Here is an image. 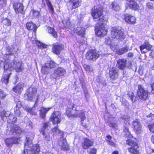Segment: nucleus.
Instances as JSON below:
<instances>
[{
  "instance_id": "1",
  "label": "nucleus",
  "mask_w": 154,
  "mask_h": 154,
  "mask_svg": "<svg viewBox=\"0 0 154 154\" xmlns=\"http://www.w3.org/2000/svg\"><path fill=\"white\" fill-rule=\"evenodd\" d=\"M91 15L94 19H97L100 23H105L108 21L106 16L103 15V10L100 8H96L95 6L91 10Z\"/></svg>"
},
{
  "instance_id": "2",
  "label": "nucleus",
  "mask_w": 154,
  "mask_h": 154,
  "mask_svg": "<svg viewBox=\"0 0 154 154\" xmlns=\"http://www.w3.org/2000/svg\"><path fill=\"white\" fill-rule=\"evenodd\" d=\"M97 23L95 27V32L97 37L102 38L106 35L108 31V28L104 23Z\"/></svg>"
},
{
  "instance_id": "3",
  "label": "nucleus",
  "mask_w": 154,
  "mask_h": 154,
  "mask_svg": "<svg viewBox=\"0 0 154 154\" xmlns=\"http://www.w3.org/2000/svg\"><path fill=\"white\" fill-rule=\"evenodd\" d=\"M110 36L112 38L116 39L119 42L122 41L125 38L124 32L116 27H113L112 28Z\"/></svg>"
},
{
  "instance_id": "4",
  "label": "nucleus",
  "mask_w": 154,
  "mask_h": 154,
  "mask_svg": "<svg viewBox=\"0 0 154 154\" xmlns=\"http://www.w3.org/2000/svg\"><path fill=\"white\" fill-rule=\"evenodd\" d=\"M27 100L35 102L34 106L37 105L39 95L36 94L37 89L34 86H31L27 90Z\"/></svg>"
},
{
  "instance_id": "5",
  "label": "nucleus",
  "mask_w": 154,
  "mask_h": 154,
  "mask_svg": "<svg viewBox=\"0 0 154 154\" xmlns=\"http://www.w3.org/2000/svg\"><path fill=\"white\" fill-rule=\"evenodd\" d=\"M8 128L7 132L10 135L15 134L20 135L23 132V130L17 125H11L10 127H8Z\"/></svg>"
},
{
  "instance_id": "6",
  "label": "nucleus",
  "mask_w": 154,
  "mask_h": 154,
  "mask_svg": "<svg viewBox=\"0 0 154 154\" xmlns=\"http://www.w3.org/2000/svg\"><path fill=\"white\" fill-rule=\"evenodd\" d=\"M82 2V0H69L66 3L67 9L72 11L78 8L81 6Z\"/></svg>"
},
{
  "instance_id": "7",
  "label": "nucleus",
  "mask_w": 154,
  "mask_h": 154,
  "mask_svg": "<svg viewBox=\"0 0 154 154\" xmlns=\"http://www.w3.org/2000/svg\"><path fill=\"white\" fill-rule=\"evenodd\" d=\"M137 95L139 98L143 100H146L148 97V91L141 85L138 86Z\"/></svg>"
},
{
  "instance_id": "8",
  "label": "nucleus",
  "mask_w": 154,
  "mask_h": 154,
  "mask_svg": "<svg viewBox=\"0 0 154 154\" xmlns=\"http://www.w3.org/2000/svg\"><path fill=\"white\" fill-rule=\"evenodd\" d=\"M99 54L95 49H90L86 53V58L88 60L95 61L99 57Z\"/></svg>"
},
{
  "instance_id": "9",
  "label": "nucleus",
  "mask_w": 154,
  "mask_h": 154,
  "mask_svg": "<svg viewBox=\"0 0 154 154\" xmlns=\"http://www.w3.org/2000/svg\"><path fill=\"white\" fill-rule=\"evenodd\" d=\"M52 52L57 55H60L61 51L64 49V45L61 44L56 43L52 44Z\"/></svg>"
},
{
  "instance_id": "10",
  "label": "nucleus",
  "mask_w": 154,
  "mask_h": 154,
  "mask_svg": "<svg viewBox=\"0 0 154 154\" xmlns=\"http://www.w3.org/2000/svg\"><path fill=\"white\" fill-rule=\"evenodd\" d=\"M5 73L1 79L2 82L6 84L8 83L9 79L11 74V68H4Z\"/></svg>"
},
{
  "instance_id": "11",
  "label": "nucleus",
  "mask_w": 154,
  "mask_h": 154,
  "mask_svg": "<svg viewBox=\"0 0 154 154\" xmlns=\"http://www.w3.org/2000/svg\"><path fill=\"white\" fill-rule=\"evenodd\" d=\"M13 8L16 14H24V6L22 3L18 2H14L13 4Z\"/></svg>"
},
{
  "instance_id": "12",
  "label": "nucleus",
  "mask_w": 154,
  "mask_h": 154,
  "mask_svg": "<svg viewBox=\"0 0 154 154\" xmlns=\"http://www.w3.org/2000/svg\"><path fill=\"white\" fill-rule=\"evenodd\" d=\"M51 119L54 124L59 123L61 121V113L58 111L54 112L52 114Z\"/></svg>"
},
{
  "instance_id": "13",
  "label": "nucleus",
  "mask_w": 154,
  "mask_h": 154,
  "mask_svg": "<svg viewBox=\"0 0 154 154\" xmlns=\"http://www.w3.org/2000/svg\"><path fill=\"white\" fill-rule=\"evenodd\" d=\"M124 17V20L128 23L131 25H134L136 23V18L130 14H125Z\"/></svg>"
},
{
  "instance_id": "14",
  "label": "nucleus",
  "mask_w": 154,
  "mask_h": 154,
  "mask_svg": "<svg viewBox=\"0 0 154 154\" xmlns=\"http://www.w3.org/2000/svg\"><path fill=\"white\" fill-rule=\"evenodd\" d=\"M74 32L81 38L85 37L86 29L84 27L82 26H78L74 30Z\"/></svg>"
},
{
  "instance_id": "15",
  "label": "nucleus",
  "mask_w": 154,
  "mask_h": 154,
  "mask_svg": "<svg viewBox=\"0 0 154 154\" xmlns=\"http://www.w3.org/2000/svg\"><path fill=\"white\" fill-rule=\"evenodd\" d=\"M128 2L129 3L128 4V7L134 11L139 10L140 8V6L139 4L135 1L137 0H125Z\"/></svg>"
},
{
  "instance_id": "16",
  "label": "nucleus",
  "mask_w": 154,
  "mask_h": 154,
  "mask_svg": "<svg viewBox=\"0 0 154 154\" xmlns=\"http://www.w3.org/2000/svg\"><path fill=\"white\" fill-rule=\"evenodd\" d=\"M26 28L28 30L32 31L34 33H36L37 29L36 25L32 21L28 22L26 23Z\"/></svg>"
},
{
  "instance_id": "17",
  "label": "nucleus",
  "mask_w": 154,
  "mask_h": 154,
  "mask_svg": "<svg viewBox=\"0 0 154 154\" xmlns=\"http://www.w3.org/2000/svg\"><path fill=\"white\" fill-rule=\"evenodd\" d=\"M93 142L89 139L85 138L83 142L82 143V148L86 149L93 146Z\"/></svg>"
},
{
  "instance_id": "18",
  "label": "nucleus",
  "mask_w": 154,
  "mask_h": 154,
  "mask_svg": "<svg viewBox=\"0 0 154 154\" xmlns=\"http://www.w3.org/2000/svg\"><path fill=\"white\" fill-rule=\"evenodd\" d=\"M134 130V131L137 133H141L142 130V128L141 124L137 119L136 120L133 122Z\"/></svg>"
},
{
  "instance_id": "19",
  "label": "nucleus",
  "mask_w": 154,
  "mask_h": 154,
  "mask_svg": "<svg viewBox=\"0 0 154 154\" xmlns=\"http://www.w3.org/2000/svg\"><path fill=\"white\" fill-rule=\"evenodd\" d=\"M110 77L112 79L115 80L118 77V71L116 68H110L109 70Z\"/></svg>"
},
{
  "instance_id": "20",
  "label": "nucleus",
  "mask_w": 154,
  "mask_h": 154,
  "mask_svg": "<svg viewBox=\"0 0 154 154\" xmlns=\"http://www.w3.org/2000/svg\"><path fill=\"white\" fill-rule=\"evenodd\" d=\"M152 45L145 42L140 46V48L142 53H145L146 52L144 51L143 50L146 49L148 51H151L152 50Z\"/></svg>"
},
{
  "instance_id": "21",
  "label": "nucleus",
  "mask_w": 154,
  "mask_h": 154,
  "mask_svg": "<svg viewBox=\"0 0 154 154\" xmlns=\"http://www.w3.org/2000/svg\"><path fill=\"white\" fill-rule=\"evenodd\" d=\"M59 144L61 146L62 150H67L68 149V146L67 144L66 141L64 139L59 141Z\"/></svg>"
},
{
  "instance_id": "22",
  "label": "nucleus",
  "mask_w": 154,
  "mask_h": 154,
  "mask_svg": "<svg viewBox=\"0 0 154 154\" xmlns=\"http://www.w3.org/2000/svg\"><path fill=\"white\" fill-rule=\"evenodd\" d=\"M18 139L16 138H8L5 140V142L7 146H12L14 143H16Z\"/></svg>"
},
{
  "instance_id": "23",
  "label": "nucleus",
  "mask_w": 154,
  "mask_h": 154,
  "mask_svg": "<svg viewBox=\"0 0 154 154\" xmlns=\"http://www.w3.org/2000/svg\"><path fill=\"white\" fill-rule=\"evenodd\" d=\"M126 62V59H119L117 61V66L118 67H125Z\"/></svg>"
},
{
  "instance_id": "24",
  "label": "nucleus",
  "mask_w": 154,
  "mask_h": 154,
  "mask_svg": "<svg viewBox=\"0 0 154 154\" xmlns=\"http://www.w3.org/2000/svg\"><path fill=\"white\" fill-rule=\"evenodd\" d=\"M66 73L65 70L63 68H57L54 72V75L56 77L63 75Z\"/></svg>"
},
{
  "instance_id": "25",
  "label": "nucleus",
  "mask_w": 154,
  "mask_h": 154,
  "mask_svg": "<svg viewBox=\"0 0 154 154\" xmlns=\"http://www.w3.org/2000/svg\"><path fill=\"white\" fill-rule=\"evenodd\" d=\"M29 149H30L32 154H38L40 151L39 146L38 144H36Z\"/></svg>"
},
{
  "instance_id": "26",
  "label": "nucleus",
  "mask_w": 154,
  "mask_h": 154,
  "mask_svg": "<svg viewBox=\"0 0 154 154\" xmlns=\"http://www.w3.org/2000/svg\"><path fill=\"white\" fill-rule=\"evenodd\" d=\"M47 31H48V32L49 34H51L54 38H57V32L55 31L53 27H52L50 26L48 27Z\"/></svg>"
},
{
  "instance_id": "27",
  "label": "nucleus",
  "mask_w": 154,
  "mask_h": 154,
  "mask_svg": "<svg viewBox=\"0 0 154 154\" xmlns=\"http://www.w3.org/2000/svg\"><path fill=\"white\" fill-rule=\"evenodd\" d=\"M137 147H131L127 149L128 151L131 154H138L139 151L137 149Z\"/></svg>"
},
{
  "instance_id": "28",
  "label": "nucleus",
  "mask_w": 154,
  "mask_h": 154,
  "mask_svg": "<svg viewBox=\"0 0 154 154\" xmlns=\"http://www.w3.org/2000/svg\"><path fill=\"white\" fill-rule=\"evenodd\" d=\"M128 51V48L127 47H125L122 48H119L116 51V53L117 54L121 55L125 52H127Z\"/></svg>"
},
{
  "instance_id": "29",
  "label": "nucleus",
  "mask_w": 154,
  "mask_h": 154,
  "mask_svg": "<svg viewBox=\"0 0 154 154\" xmlns=\"http://www.w3.org/2000/svg\"><path fill=\"white\" fill-rule=\"evenodd\" d=\"M49 109L50 108H45L43 107H41L40 111V116L43 118H44L47 112L49 110Z\"/></svg>"
},
{
  "instance_id": "30",
  "label": "nucleus",
  "mask_w": 154,
  "mask_h": 154,
  "mask_svg": "<svg viewBox=\"0 0 154 154\" xmlns=\"http://www.w3.org/2000/svg\"><path fill=\"white\" fill-rule=\"evenodd\" d=\"M44 136V140L46 141L50 140L51 138L50 136V134L47 132V131H44L42 130V132H41Z\"/></svg>"
},
{
  "instance_id": "31",
  "label": "nucleus",
  "mask_w": 154,
  "mask_h": 154,
  "mask_svg": "<svg viewBox=\"0 0 154 154\" xmlns=\"http://www.w3.org/2000/svg\"><path fill=\"white\" fill-rule=\"evenodd\" d=\"M23 85L21 83H19L16 86L14 87L13 90L16 93H19L23 89Z\"/></svg>"
},
{
  "instance_id": "32",
  "label": "nucleus",
  "mask_w": 154,
  "mask_h": 154,
  "mask_svg": "<svg viewBox=\"0 0 154 154\" xmlns=\"http://www.w3.org/2000/svg\"><path fill=\"white\" fill-rule=\"evenodd\" d=\"M111 5L112 8L113 10L117 11L120 9V6L117 2L113 1L112 2Z\"/></svg>"
},
{
  "instance_id": "33",
  "label": "nucleus",
  "mask_w": 154,
  "mask_h": 154,
  "mask_svg": "<svg viewBox=\"0 0 154 154\" xmlns=\"http://www.w3.org/2000/svg\"><path fill=\"white\" fill-rule=\"evenodd\" d=\"M57 65L53 61H48L45 66V67H55Z\"/></svg>"
},
{
  "instance_id": "34",
  "label": "nucleus",
  "mask_w": 154,
  "mask_h": 154,
  "mask_svg": "<svg viewBox=\"0 0 154 154\" xmlns=\"http://www.w3.org/2000/svg\"><path fill=\"white\" fill-rule=\"evenodd\" d=\"M7 121L9 123H14L17 122V118L12 114L7 118Z\"/></svg>"
},
{
  "instance_id": "35",
  "label": "nucleus",
  "mask_w": 154,
  "mask_h": 154,
  "mask_svg": "<svg viewBox=\"0 0 154 154\" xmlns=\"http://www.w3.org/2000/svg\"><path fill=\"white\" fill-rule=\"evenodd\" d=\"M26 142L25 144V147L26 148L27 146L29 148H31L33 146V145L32 143V141L29 137L26 138Z\"/></svg>"
},
{
  "instance_id": "36",
  "label": "nucleus",
  "mask_w": 154,
  "mask_h": 154,
  "mask_svg": "<svg viewBox=\"0 0 154 154\" xmlns=\"http://www.w3.org/2000/svg\"><path fill=\"white\" fill-rule=\"evenodd\" d=\"M78 116L81 119V121H83L86 119L85 115V111L83 110L79 111Z\"/></svg>"
},
{
  "instance_id": "37",
  "label": "nucleus",
  "mask_w": 154,
  "mask_h": 154,
  "mask_svg": "<svg viewBox=\"0 0 154 154\" xmlns=\"http://www.w3.org/2000/svg\"><path fill=\"white\" fill-rule=\"evenodd\" d=\"M126 144L130 146L131 147H137V143L131 139H128L127 140Z\"/></svg>"
},
{
  "instance_id": "38",
  "label": "nucleus",
  "mask_w": 154,
  "mask_h": 154,
  "mask_svg": "<svg viewBox=\"0 0 154 154\" xmlns=\"http://www.w3.org/2000/svg\"><path fill=\"white\" fill-rule=\"evenodd\" d=\"M79 111L77 110V109H75V110L72 109L71 113V117H75L78 116Z\"/></svg>"
},
{
  "instance_id": "39",
  "label": "nucleus",
  "mask_w": 154,
  "mask_h": 154,
  "mask_svg": "<svg viewBox=\"0 0 154 154\" xmlns=\"http://www.w3.org/2000/svg\"><path fill=\"white\" fill-rule=\"evenodd\" d=\"M128 94L131 100L133 102H134L137 101L136 97L134 96V95L133 92H130Z\"/></svg>"
},
{
  "instance_id": "40",
  "label": "nucleus",
  "mask_w": 154,
  "mask_h": 154,
  "mask_svg": "<svg viewBox=\"0 0 154 154\" xmlns=\"http://www.w3.org/2000/svg\"><path fill=\"white\" fill-rule=\"evenodd\" d=\"M32 13V16L34 17H37L40 14V12L38 11L32 9L31 10Z\"/></svg>"
},
{
  "instance_id": "41",
  "label": "nucleus",
  "mask_w": 154,
  "mask_h": 154,
  "mask_svg": "<svg viewBox=\"0 0 154 154\" xmlns=\"http://www.w3.org/2000/svg\"><path fill=\"white\" fill-rule=\"evenodd\" d=\"M4 25L7 26H11V22L10 20L7 18H5L4 20Z\"/></svg>"
},
{
  "instance_id": "42",
  "label": "nucleus",
  "mask_w": 154,
  "mask_h": 154,
  "mask_svg": "<svg viewBox=\"0 0 154 154\" xmlns=\"http://www.w3.org/2000/svg\"><path fill=\"white\" fill-rule=\"evenodd\" d=\"M49 126V123L48 122L44 123H43L42 127L41 129V132H42V130L44 131H47L48 129H46Z\"/></svg>"
},
{
  "instance_id": "43",
  "label": "nucleus",
  "mask_w": 154,
  "mask_h": 154,
  "mask_svg": "<svg viewBox=\"0 0 154 154\" xmlns=\"http://www.w3.org/2000/svg\"><path fill=\"white\" fill-rule=\"evenodd\" d=\"M7 5V0H0V8L5 7Z\"/></svg>"
},
{
  "instance_id": "44",
  "label": "nucleus",
  "mask_w": 154,
  "mask_h": 154,
  "mask_svg": "<svg viewBox=\"0 0 154 154\" xmlns=\"http://www.w3.org/2000/svg\"><path fill=\"white\" fill-rule=\"evenodd\" d=\"M124 131L126 133V136H128L129 137H130V133L129 131L128 128V126H125L124 129Z\"/></svg>"
},
{
  "instance_id": "45",
  "label": "nucleus",
  "mask_w": 154,
  "mask_h": 154,
  "mask_svg": "<svg viewBox=\"0 0 154 154\" xmlns=\"http://www.w3.org/2000/svg\"><path fill=\"white\" fill-rule=\"evenodd\" d=\"M53 132L55 133V134H59V133H62V131L59 130L57 127L53 128L52 129Z\"/></svg>"
},
{
  "instance_id": "46",
  "label": "nucleus",
  "mask_w": 154,
  "mask_h": 154,
  "mask_svg": "<svg viewBox=\"0 0 154 154\" xmlns=\"http://www.w3.org/2000/svg\"><path fill=\"white\" fill-rule=\"evenodd\" d=\"M96 149L94 148L90 149L88 152L89 154H96Z\"/></svg>"
},
{
  "instance_id": "47",
  "label": "nucleus",
  "mask_w": 154,
  "mask_h": 154,
  "mask_svg": "<svg viewBox=\"0 0 154 154\" xmlns=\"http://www.w3.org/2000/svg\"><path fill=\"white\" fill-rule=\"evenodd\" d=\"M72 109L71 108H67L66 109V114L67 116L69 117H71V113Z\"/></svg>"
},
{
  "instance_id": "48",
  "label": "nucleus",
  "mask_w": 154,
  "mask_h": 154,
  "mask_svg": "<svg viewBox=\"0 0 154 154\" xmlns=\"http://www.w3.org/2000/svg\"><path fill=\"white\" fill-rule=\"evenodd\" d=\"M146 6L148 8L151 9L153 8V4L152 2H148L146 4Z\"/></svg>"
},
{
  "instance_id": "49",
  "label": "nucleus",
  "mask_w": 154,
  "mask_h": 154,
  "mask_svg": "<svg viewBox=\"0 0 154 154\" xmlns=\"http://www.w3.org/2000/svg\"><path fill=\"white\" fill-rule=\"evenodd\" d=\"M32 153L31 152V151L30 150V149H25L24 150L22 154H32Z\"/></svg>"
},
{
  "instance_id": "50",
  "label": "nucleus",
  "mask_w": 154,
  "mask_h": 154,
  "mask_svg": "<svg viewBox=\"0 0 154 154\" xmlns=\"http://www.w3.org/2000/svg\"><path fill=\"white\" fill-rule=\"evenodd\" d=\"M148 127L150 131L154 133V124L149 125Z\"/></svg>"
},
{
  "instance_id": "51",
  "label": "nucleus",
  "mask_w": 154,
  "mask_h": 154,
  "mask_svg": "<svg viewBox=\"0 0 154 154\" xmlns=\"http://www.w3.org/2000/svg\"><path fill=\"white\" fill-rule=\"evenodd\" d=\"M40 47L39 48L44 49L47 48L48 47V45L43 43H41V45H40Z\"/></svg>"
},
{
  "instance_id": "52",
  "label": "nucleus",
  "mask_w": 154,
  "mask_h": 154,
  "mask_svg": "<svg viewBox=\"0 0 154 154\" xmlns=\"http://www.w3.org/2000/svg\"><path fill=\"white\" fill-rule=\"evenodd\" d=\"M6 112L5 110H3L1 112V116L3 119H4V118L5 117Z\"/></svg>"
},
{
  "instance_id": "53",
  "label": "nucleus",
  "mask_w": 154,
  "mask_h": 154,
  "mask_svg": "<svg viewBox=\"0 0 154 154\" xmlns=\"http://www.w3.org/2000/svg\"><path fill=\"white\" fill-rule=\"evenodd\" d=\"M83 90L84 91V93L85 94V97L86 98L87 95H88V91L86 89V88H83Z\"/></svg>"
},
{
  "instance_id": "54",
  "label": "nucleus",
  "mask_w": 154,
  "mask_h": 154,
  "mask_svg": "<svg viewBox=\"0 0 154 154\" xmlns=\"http://www.w3.org/2000/svg\"><path fill=\"white\" fill-rule=\"evenodd\" d=\"M35 42L37 46L38 47V48H39L40 47L39 45H41L42 42H41L40 41L37 40H35Z\"/></svg>"
},
{
  "instance_id": "55",
  "label": "nucleus",
  "mask_w": 154,
  "mask_h": 154,
  "mask_svg": "<svg viewBox=\"0 0 154 154\" xmlns=\"http://www.w3.org/2000/svg\"><path fill=\"white\" fill-rule=\"evenodd\" d=\"M11 115L12 114H11L9 112H6L5 117H6L7 119V118L9 117V116H10V115Z\"/></svg>"
},
{
  "instance_id": "56",
  "label": "nucleus",
  "mask_w": 154,
  "mask_h": 154,
  "mask_svg": "<svg viewBox=\"0 0 154 154\" xmlns=\"http://www.w3.org/2000/svg\"><path fill=\"white\" fill-rule=\"evenodd\" d=\"M134 56L133 53L132 52H129L127 54V56L129 57H132Z\"/></svg>"
},
{
  "instance_id": "57",
  "label": "nucleus",
  "mask_w": 154,
  "mask_h": 154,
  "mask_svg": "<svg viewBox=\"0 0 154 154\" xmlns=\"http://www.w3.org/2000/svg\"><path fill=\"white\" fill-rule=\"evenodd\" d=\"M27 110L28 112H30L32 114H34V115H35L36 114L35 112L33 113V112H32V109L29 108V109H28Z\"/></svg>"
},
{
  "instance_id": "58",
  "label": "nucleus",
  "mask_w": 154,
  "mask_h": 154,
  "mask_svg": "<svg viewBox=\"0 0 154 154\" xmlns=\"http://www.w3.org/2000/svg\"><path fill=\"white\" fill-rule=\"evenodd\" d=\"M142 69V68H139L138 69V72L140 75H142L143 74V70Z\"/></svg>"
},
{
  "instance_id": "59",
  "label": "nucleus",
  "mask_w": 154,
  "mask_h": 154,
  "mask_svg": "<svg viewBox=\"0 0 154 154\" xmlns=\"http://www.w3.org/2000/svg\"><path fill=\"white\" fill-rule=\"evenodd\" d=\"M116 125L115 123H110L109 124V126L113 128L114 127H115Z\"/></svg>"
},
{
  "instance_id": "60",
  "label": "nucleus",
  "mask_w": 154,
  "mask_h": 154,
  "mask_svg": "<svg viewBox=\"0 0 154 154\" xmlns=\"http://www.w3.org/2000/svg\"><path fill=\"white\" fill-rule=\"evenodd\" d=\"M107 141L108 144L109 145H113L114 144V143L112 142L110 140H107Z\"/></svg>"
},
{
  "instance_id": "61",
  "label": "nucleus",
  "mask_w": 154,
  "mask_h": 154,
  "mask_svg": "<svg viewBox=\"0 0 154 154\" xmlns=\"http://www.w3.org/2000/svg\"><path fill=\"white\" fill-rule=\"evenodd\" d=\"M149 55L152 58H154V51H152L149 54Z\"/></svg>"
},
{
  "instance_id": "62",
  "label": "nucleus",
  "mask_w": 154,
  "mask_h": 154,
  "mask_svg": "<svg viewBox=\"0 0 154 154\" xmlns=\"http://www.w3.org/2000/svg\"><path fill=\"white\" fill-rule=\"evenodd\" d=\"M46 68H42L41 70L43 73L44 74L47 73V72L46 71Z\"/></svg>"
},
{
  "instance_id": "63",
  "label": "nucleus",
  "mask_w": 154,
  "mask_h": 154,
  "mask_svg": "<svg viewBox=\"0 0 154 154\" xmlns=\"http://www.w3.org/2000/svg\"><path fill=\"white\" fill-rule=\"evenodd\" d=\"M47 4L48 7L52 6V5L51 2L49 0H47Z\"/></svg>"
},
{
  "instance_id": "64",
  "label": "nucleus",
  "mask_w": 154,
  "mask_h": 154,
  "mask_svg": "<svg viewBox=\"0 0 154 154\" xmlns=\"http://www.w3.org/2000/svg\"><path fill=\"white\" fill-rule=\"evenodd\" d=\"M151 87L152 88V94H154V83H153L151 85Z\"/></svg>"
}]
</instances>
